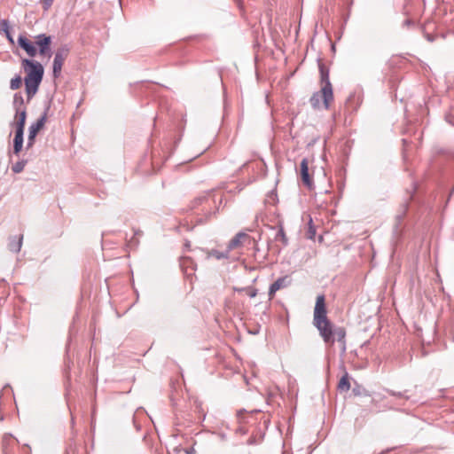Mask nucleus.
<instances>
[{
    "mask_svg": "<svg viewBox=\"0 0 454 454\" xmlns=\"http://www.w3.org/2000/svg\"><path fill=\"white\" fill-rule=\"evenodd\" d=\"M14 104L17 105H22L23 104V98L20 95L15 94L14 96Z\"/></svg>",
    "mask_w": 454,
    "mask_h": 454,
    "instance_id": "a878e982",
    "label": "nucleus"
},
{
    "mask_svg": "<svg viewBox=\"0 0 454 454\" xmlns=\"http://www.w3.org/2000/svg\"><path fill=\"white\" fill-rule=\"evenodd\" d=\"M319 70H320V76H321V83H322V86H323L324 84H326L327 82H330L329 72L325 67L324 65H320L319 66Z\"/></svg>",
    "mask_w": 454,
    "mask_h": 454,
    "instance_id": "f3484780",
    "label": "nucleus"
},
{
    "mask_svg": "<svg viewBox=\"0 0 454 454\" xmlns=\"http://www.w3.org/2000/svg\"><path fill=\"white\" fill-rule=\"evenodd\" d=\"M236 291L241 292V291H247L249 297L254 298L257 295V290L254 288H235Z\"/></svg>",
    "mask_w": 454,
    "mask_h": 454,
    "instance_id": "5701e85b",
    "label": "nucleus"
},
{
    "mask_svg": "<svg viewBox=\"0 0 454 454\" xmlns=\"http://www.w3.org/2000/svg\"><path fill=\"white\" fill-rule=\"evenodd\" d=\"M22 84V79L20 75H17L12 78L10 82V88L12 90H18Z\"/></svg>",
    "mask_w": 454,
    "mask_h": 454,
    "instance_id": "6ab92c4d",
    "label": "nucleus"
},
{
    "mask_svg": "<svg viewBox=\"0 0 454 454\" xmlns=\"http://www.w3.org/2000/svg\"><path fill=\"white\" fill-rule=\"evenodd\" d=\"M7 38L9 39V41H10L11 43H13V39H12V37L11 36V35H10V34H9V36H7Z\"/></svg>",
    "mask_w": 454,
    "mask_h": 454,
    "instance_id": "c85d7f7f",
    "label": "nucleus"
},
{
    "mask_svg": "<svg viewBox=\"0 0 454 454\" xmlns=\"http://www.w3.org/2000/svg\"><path fill=\"white\" fill-rule=\"evenodd\" d=\"M35 44L39 48V53L42 56L51 57V37L50 35H46L45 34H40L35 37Z\"/></svg>",
    "mask_w": 454,
    "mask_h": 454,
    "instance_id": "423d86ee",
    "label": "nucleus"
},
{
    "mask_svg": "<svg viewBox=\"0 0 454 454\" xmlns=\"http://www.w3.org/2000/svg\"><path fill=\"white\" fill-rule=\"evenodd\" d=\"M287 286V277L278 278L273 284L270 285L269 289L270 300L273 299L277 291Z\"/></svg>",
    "mask_w": 454,
    "mask_h": 454,
    "instance_id": "9b49d317",
    "label": "nucleus"
},
{
    "mask_svg": "<svg viewBox=\"0 0 454 454\" xmlns=\"http://www.w3.org/2000/svg\"><path fill=\"white\" fill-rule=\"evenodd\" d=\"M228 253H229L228 250H227L226 253H222V252H219L217 250H212L211 252L208 253L207 257L214 256L216 259L227 258L228 257Z\"/></svg>",
    "mask_w": 454,
    "mask_h": 454,
    "instance_id": "412c9836",
    "label": "nucleus"
},
{
    "mask_svg": "<svg viewBox=\"0 0 454 454\" xmlns=\"http://www.w3.org/2000/svg\"><path fill=\"white\" fill-rule=\"evenodd\" d=\"M353 392H354L356 395H358V394H359V389H356V388H354V389H353Z\"/></svg>",
    "mask_w": 454,
    "mask_h": 454,
    "instance_id": "c756f323",
    "label": "nucleus"
},
{
    "mask_svg": "<svg viewBox=\"0 0 454 454\" xmlns=\"http://www.w3.org/2000/svg\"><path fill=\"white\" fill-rule=\"evenodd\" d=\"M27 98H32L37 92L42 81L24 79Z\"/></svg>",
    "mask_w": 454,
    "mask_h": 454,
    "instance_id": "9d476101",
    "label": "nucleus"
},
{
    "mask_svg": "<svg viewBox=\"0 0 454 454\" xmlns=\"http://www.w3.org/2000/svg\"><path fill=\"white\" fill-rule=\"evenodd\" d=\"M12 442V439L11 435H4V436L3 442L6 443V442Z\"/></svg>",
    "mask_w": 454,
    "mask_h": 454,
    "instance_id": "cd10ccee",
    "label": "nucleus"
},
{
    "mask_svg": "<svg viewBox=\"0 0 454 454\" xmlns=\"http://www.w3.org/2000/svg\"><path fill=\"white\" fill-rule=\"evenodd\" d=\"M69 52L70 49L67 45H62L56 51L52 64V74L54 78L60 76L63 64L67 59Z\"/></svg>",
    "mask_w": 454,
    "mask_h": 454,
    "instance_id": "20e7f679",
    "label": "nucleus"
},
{
    "mask_svg": "<svg viewBox=\"0 0 454 454\" xmlns=\"http://www.w3.org/2000/svg\"><path fill=\"white\" fill-rule=\"evenodd\" d=\"M333 99V88L331 82H327L321 87L320 91L315 92L309 102L314 108H320L323 105L325 109L329 108L330 102Z\"/></svg>",
    "mask_w": 454,
    "mask_h": 454,
    "instance_id": "f03ea898",
    "label": "nucleus"
},
{
    "mask_svg": "<svg viewBox=\"0 0 454 454\" xmlns=\"http://www.w3.org/2000/svg\"><path fill=\"white\" fill-rule=\"evenodd\" d=\"M26 116H27V114H26V110H22L20 112H19V110H17V121H16V131H20V132H24V127H25V123H26Z\"/></svg>",
    "mask_w": 454,
    "mask_h": 454,
    "instance_id": "4468645a",
    "label": "nucleus"
},
{
    "mask_svg": "<svg viewBox=\"0 0 454 454\" xmlns=\"http://www.w3.org/2000/svg\"><path fill=\"white\" fill-rule=\"evenodd\" d=\"M22 67L27 73L25 79L42 81L43 77V67L41 63L24 59L21 61Z\"/></svg>",
    "mask_w": 454,
    "mask_h": 454,
    "instance_id": "7ed1b4c3",
    "label": "nucleus"
},
{
    "mask_svg": "<svg viewBox=\"0 0 454 454\" xmlns=\"http://www.w3.org/2000/svg\"><path fill=\"white\" fill-rule=\"evenodd\" d=\"M18 44L22 48L29 57L33 58L36 55V48L35 45L24 35H20L18 38Z\"/></svg>",
    "mask_w": 454,
    "mask_h": 454,
    "instance_id": "0eeeda50",
    "label": "nucleus"
},
{
    "mask_svg": "<svg viewBox=\"0 0 454 454\" xmlns=\"http://www.w3.org/2000/svg\"><path fill=\"white\" fill-rule=\"evenodd\" d=\"M49 110V107L45 110L43 114L29 127V134H28V141H27V147L32 146L35 137H36L37 133L43 129L46 120H47V111Z\"/></svg>",
    "mask_w": 454,
    "mask_h": 454,
    "instance_id": "39448f33",
    "label": "nucleus"
},
{
    "mask_svg": "<svg viewBox=\"0 0 454 454\" xmlns=\"http://www.w3.org/2000/svg\"><path fill=\"white\" fill-rule=\"evenodd\" d=\"M180 263H181V266L185 269L192 268V270H194L196 268L195 263L193 262L192 259L190 257H186V256L182 257Z\"/></svg>",
    "mask_w": 454,
    "mask_h": 454,
    "instance_id": "a211bd4d",
    "label": "nucleus"
},
{
    "mask_svg": "<svg viewBox=\"0 0 454 454\" xmlns=\"http://www.w3.org/2000/svg\"><path fill=\"white\" fill-rule=\"evenodd\" d=\"M14 145H13V153L18 154L21 149L23 145V132L16 131L14 137Z\"/></svg>",
    "mask_w": 454,
    "mask_h": 454,
    "instance_id": "2eb2a0df",
    "label": "nucleus"
},
{
    "mask_svg": "<svg viewBox=\"0 0 454 454\" xmlns=\"http://www.w3.org/2000/svg\"><path fill=\"white\" fill-rule=\"evenodd\" d=\"M27 164V160H20V161H17L12 167V169L14 173H20L23 171L25 166Z\"/></svg>",
    "mask_w": 454,
    "mask_h": 454,
    "instance_id": "aec40b11",
    "label": "nucleus"
},
{
    "mask_svg": "<svg viewBox=\"0 0 454 454\" xmlns=\"http://www.w3.org/2000/svg\"><path fill=\"white\" fill-rule=\"evenodd\" d=\"M52 2L53 0H43L44 8L48 9L51 5Z\"/></svg>",
    "mask_w": 454,
    "mask_h": 454,
    "instance_id": "bb28decb",
    "label": "nucleus"
},
{
    "mask_svg": "<svg viewBox=\"0 0 454 454\" xmlns=\"http://www.w3.org/2000/svg\"><path fill=\"white\" fill-rule=\"evenodd\" d=\"M326 313L325 295L320 294L316 301L313 325L317 327L324 340H329L332 334L331 322L327 318Z\"/></svg>",
    "mask_w": 454,
    "mask_h": 454,
    "instance_id": "f257e3e1",
    "label": "nucleus"
},
{
    "mask_svg": "<svg viewBox=\"0 0 454 454\" xmlns=\"http://www.w3.org/2000/svg\"><path fill=\"white\" fill-rule=\"evenodd\" d=\"M338 388H339V390L344 391V392L349 390L350 383H349V380H348V373H345V375H343L341 377V379L340 380L339 384H338Z\"/></svg>",
    "mask_w": 454,
    "mask_h": 454,
    "instance_id": "dca6fc26",
    "label": "nucleus"
},
{
    "mask_svg": "<svg viewBox=\"0 0 454 454\" xmlns=\"http://www.w3.org/2000/svg\"><path fill=\"white\" fill-rule=\"evenodd\" d=\"M250 237L245 232H239L228 244V251L240 247Z\"/></svg>",
    "mask_w": 454,
    "mask_h": 454,
    "instance_id": "1a4fd4ad",
    "label": "nucleus"
},
{
    "mask_svg": "<svg viewBox=\"0 0 454 454\" xmlns=\"http://www.w3.org/2000/svg\"><path fill=\"white\" fill-rule=\"evenodd\" d=\"M331 332H332V334H331L329 340H324V341L325 343H330L333 345L334 342V337H336V339L339 342L343 343V349H345V340H345V336H346V332H345L344 328L338 327V328L333 329V325L331 323Z\"/></svg>",
    "mask_w": 454,
    "mask_h": 454,
    "instance_id": "6e6552de",
    "label": "nucleus"
},
{
    "mask_svg": "<svg viewBox=\"0 0 454 454\" xmlns=\"http://www.w3.org/2000/svg\"><path fill=\"white\" fill-rule=\"evenodd\" d=\"M276 239H281V241L284 243V245L287 244V238H286V233L282 227L278 231V233L276 235Z\"/></svg>",
    "mask_w": 454,
    "mask_h": 454,
    "instance_id": "4be33fe9",
    "label": "nucleus"
},
{
    "mask_svg": "<svg viewBox=\"0 0 454 454\" xmlns=\"http://www.w3.org/2000/svg\"><path fill=\"white\" fill-rule=\"evenodd\" d=\"M301 177L303 184L310 187L312 185V179L309 174V167L307 159H303L301 162Z\"/></svg>",
    "mask_w": 454,
    "mask_h": 454,
    "instance_id": "f8f14e48",
    "label": "nucleus"
},
{
    "mask_svg": "<svg viewBox=\"0 0 454 454\" xmlns=\"http://www.w3.org/2000/svg\"><path fill=\"white\" fill-rule=\"evenodd\" d=\"M0 31H4L6 36H9V23L6 20L0 21Z\"/></svg>",
    "mask_w": 454,
    "mask_h": 454,
    "instance_id": "b1692460",
    "label": "nucleus"
},
{
    "mask_svg": "<svg viewBox=\"0 0 454 454\" xmlns=\"http://www.w3.org/2000/svg\"><path fill=\"white\" fill-rule=\"evenodd\" d=\"M23 235L10 237L8 248L10 251L18 253L22 246Z\"/></svg>",
    "mask_w": 454,
    "mask_h": 454,
    "instance_id": "ddd939ff",
    "label": "nucleus"
},
{
    "mask_svg": "<svg viewBox=\"0 0 454 454\" xmlns=\"http://www.w3.org/2000/svg\"><path fill=\"white\" fill-rule=\"evenodd\" d=\"M453 159H454V153H453Z\"/></svg>",
    "mask_w": 454,
    "mask_h": 454,
    "instance_id": "7c9ffc66",
    "label": "nucleus"
},
{
    "mask_svg": "<svg viewBox=\"0 0 454 454\" xmlns=\"http://www.w3.org/2000/svg\"><path fill=\"white\" fill-rule=\"evenodd\" d=\"M316 234V230L314 229V227L312 226V219L309 218V231H308V238L309 239H313L314 236Z\"/></svg>",
    "mask_w": 454,
    "mask_h": 454,
    "instance_id": "393cba45",
    "label": "nucleus"
}]
</instances>
